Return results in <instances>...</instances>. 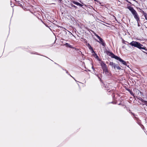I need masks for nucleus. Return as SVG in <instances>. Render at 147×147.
I'll use <instances>...</instances> for the list:
<instances>
[{
    "label": "nucleus",
    "mask_w": 147,
    "mask_h": 147,
    "mask_svg": "<svg viewBox=\"0 0 147 147\" xmlns=\"http://www.w3.org/2000/svg\"><path fill=\"white\" fill-rule=\"evenodd\" d=\"M129 45L133 47L137 48L144 53L145 52L143 50L147 51V48L139 42L133 41L129 43Z\"/></svg>",
    "instance_id": "nucleus-1"
},
{
    "label": "nucleus",
    "mask_w": 147,
    "mask_h": 147,
    "mask_svg": "<svg viewBox=\"0 0 147 147\" xmlns=\"http://www.w3.org/2000/svg\"><path fill=\"white\" fill-rule=\"evenodd\" d=\"M133 16H134V18L136 19V20L137 22L140 21V18L135 10H129Z\"/></svg>",
    "instance_id": "nucleus-2"
},
{
    "label": "nucleus",
    "mask_w": 147,
    "mask_h": 147,
    "mask_svg": "<svg viewBox=\"0 0 147 147\" xmlns=\"http://www.w3.org/2000/svg\"><path fill=\"white\" fill-rule=\"evenodd\" d=\"M94 34L100 41H99L98 40H97V42L101 44L103 46L105 47L106 45V44L103 39L96 33H94Z\"/></svg>",
    "instance_id": "nucleus-3"
},
{
    "label": "nucleus",
    "mask_w": 147,
    "mask_h": 147,
    "mask_svg": "<svg viewBox=\"0 0 147 147\" xmlns=\"http://www.w3.org/2000/svg\"><path fill=\"white\" fill-rule=\"evenodd\" d=\"M107 54L109 56H110L112 58H113L116 59L118 56L115 55L112 52L109 51H107L106 52Z\"/></svg>",
    "instance_id": "nucleus-4"
},
{
    "label": "nucleus",
    "mask_w": 147,
    "mask_h": 147,
    "mask_svg": "<svg viewBox=\"0 0 147 147\" xmlns=\"http://www.w3.org/2000/svg\"><path fill=\"white\" fill-rule=\"evenodd\" d=\"M80 2L82 4H81L78 2H76L74 1H72V3L74 4L75 5H76L78 6H79L80 7H82L83 8H84L85 7H83V6H84L85 7H86V5L85 4H84L81 1H80Z\"/></svg>",
    "instance_id": "nucleus-5"
},
{
    "label": "nucleus",
    "mask_w": 147,
    "mask_h": 147,
    "mask_svg": "<svg viewBox=\"0 0 147 147\" xmlns=\"http://www.w3.org/2000/svg\"><path fill=\"white\" fill-rule=\"evenodd\" d=\"M116 59L121 62L123 65L129 67L128 65H127L126 62L121 59L120 57L118 56Z\"/></svg>",
    "instance_id": "nucleus-6"
},
{
    "label": "nucleus",
    "mask_w": 147,
    "mask_h": 147,
    "mask_svg": "<svg viewBox=\"0 0 147 147\" xmlns=\"http://www.w3.org/2000/svg\"><path fill=\"white\" fill-rule=\"evenodd\" d=\"M100 65L102 70L107 68V65L103 61H102L101 62Z\"/></svg>",
    "instance_id": "nucleus-7"
},
{
    "label": "nucleus",
    "mask_w": 147,
    "mask_h": 147,
    "mask_svg": "<svg viewBox=\"0 0 147 147\" xmlns=\"http://www.w3.org/2000/svg\"><path fill=\"white\" fill-rule=\"evenodd\" d=\"M67 10H65L64 11V10L61 9L60 11L62 14H64V15L65 16H68L67 13Z\"/></svg>",
    "instance_id": "nucleus-8"
},
{
    "label": "nucleus",
    "mask_w": 147,
    "mask_h": 147,
    "mask_svg": "<svg viewBox=\"0 0 147 147\" xmlns=\"http://www.w3.org/2000/svg\"><path fill=\"white\" fill-rule=\"evenodd\" d=\"M64 45L67 47H68L70 48H73V47L71 45L67 43H66Z\"/></svg>",
    "instance_id": "nucleus-9"
},
{
    "label": "nucleus",
    "mask_w": 147,
    "mask_h": 147,
    "mask_svg": "<svg viewBox=\"0 0 147 147\" xmlns=\"http://www.w3.org/2000/svg\"><path fill=\"white\" fill-rule=\"evenodd\" d=\"M105 74L106 76H107L109 78H110L111 77V73L109 72V71L108 73Z\"/></svg>",
    "instance_id": "nucleus-10"
},
{
    "label": "nucleus",
    "mask_w": 147,
    "mask_h": 147,
    "mask_svg": "<svg viewBox=\"0 0 147 147\" xmlns=\"http://www.w3.org/2000/svg\"><path fill=\"white\" fill-rule=\"evenodd\" d=\"M138 99H139V100L141 101L142 102H144V100L143 99H142V98L140 97H138V96H136V97Z\"/></svg>",
    "instance_id": "nucleus-11"
},
{
    "label": "nucleus",
    "mask_w": 147,
    "mask_h": 147,
    "mask_svg": "<svg viewBox=\"0 0 147 147\" xmlns=\"http://www.w3.org/2000/svg\"><path fill=\"white\" fill-rule=\"evenodd\" d=\"M88 47L90 50L93 49L92 47H91L89 43H87L86 45Z\"/></svg>",
    "instance_id": "nucleus-12"
},
{
    "label": "nucleus",
    "mask_w": 147,
    "mask_h": 147,
    "mask_svg": "<svg viewBox=\"0 0 147 147\" xmlns=\"http://www.w3.org/2000/svg\"><path fill=\"white\" fill-rule=\"evenodd\" d=\"M103 73L104 72L105 74L108 73L109 71L107 68L103 69Z\"/></svg>",
    "instance_id": "nucleus-13"
},
{
    "label": "nucleus",
    "mask_w": 147,
    "mask_h": 147,
    "mask_svg": "<svg viewBox=\"0 0 147 147\" xmlns=\"http://www.w3.org/2000/svg\"><path fill=\"white\" fill-rule=\"evenodd\" d=\"M142 13H143V15L144 16L145 18H147V14L146 13H145L143 11H142Z\"/></svg>",
    "instance_id": "nucleus-14"
},
{
    "label": "nucleus",
    "mask_w": 147,
    "mask_h": 147,
    "mask_svg": "<svg viewBox=\"0 0 147 147\" xmlns=\"http://www.w3.org/2000/svg\"><path fill=\"white\" fill-rule=\"evenodd\" d=\"M127 90L129 92L130 94L132 96L134 97H135L134 94L133 92L131 91L129 89Z\"/></svg>",
    "instance_id": "nucleus-15"
},
{
    "label": "nucleus",
    "mask_w": 147,
    "mask_h": 147,
    "mask_svg": "<svg viewBox=\"0 0 147 147\" xmlns=\"http://www.w3.org/2000/svg\"><path fill=\"white\" fill-rule=\"evenodd\" d=\"M65 71H66V73L68 75H69L70 76H71V77L72 78H74V79L76 81V80L74 79V78L72 76L70 75V74H69V73H68V71H67L66 69H65Z\"/></svg>",
    "instance_id": "nucleus-16"
},
{
    "label": "nucleus",
    "mask_w": 147,
    "mask_h": 147,
    "mask_svg": "<svg viewBox=\"0 0 147 147\" xmlns=\"http://www.w3.org/2000/svg\"><path fill=\"white\" fill-rule=\"evenodd\" d=\"M117 65V64H116L114 63L113 65V66L112 67V68L113 67L114 69H115L116 66Z\"/></svg>",
    "instance_id": "nucleus-17"
},
{
    "label": "nucleus",
    "mask_w": 147,
    "mask_h": 147,
    "mask_svg": "<svg viewBox=\"0 0 147 147\" xmlns=\"http://www.w3.org/2000/svg\"><path fill=\"white\" fill-rule=\"evenodd\" d=\"M114 63L113 62H110V63H109V65L111 66V67L113 66V65L114 64Z\"/></svg>",
    "instance_id": "nucleus-18"
},
{
    "label": "nucleus",
    "mask_w": 147,
    "mask_h": 147,
    "mask_svg": "<svg viewBox=\"0 0 147 147\" xmlns=\"http://www.w3.org/2000/svg\"><path fill=\"white\" fill-rule=\"evenodd\" d=\"M95 57L96 58V59H97L98 60H99V57L97 55V54L96 53H95Z\"/></svg>",
    "instance_id": "nucleus-19"
},
{
    "label": "nucleus",
    "mask_w": 147,
    "mask_h": 147,
    "mask_svg": "<svg viewBox=\"0 0 147 147\" xmlns=\"http://www.w3.org/2000/svg\"><path fill=\"white\" fill-rule=\"evenodd\" d=\"M90 50L91 51V53H95H95L94 51V50L93 49H92Z\"/></svg>",
    "instance_id": "nucleus-20"
},
{
    "label": "nucleus",
    "mask_w": 147,
    "mask_h": 147,
    "mask_svg": "<svg viewBox=\"0 0 147 147\" xmlns=\"http://www.w3.org/2000/svg\"><path fill=\"white\" fill-rule=\"evenodd\" d=\"M144 102L145 103L144 105H145L146 106H147V101L144 100Z\"/></svg>",
    "instance_id": "nucleus-21"
},
{
    "label": "nucleus",
    "mask_w": 147,
    "mask_h": 147,
    "mask_svg": "<svg viewBox=\"0 0 147 147\" xmlns=\"http://www.w3.org/2000/svg\"><path fill=\"white\" fill-rule=\"evenodd\" d=\"M116 68H117V69L119 70L121 69V67L119 66L118 67H116Z\"/></svg>",
    "instance_id": "nucleus-22"
},
{
    "label": "nucleus",
    "mask_w": 147,
    "mask_h": 147,
    "mask_svg": "<svg viewBox=\"0 0 147 147\" xmlns=\"http://www.w3.org/2000/svg\"><path fill=\"white\" fill-rule=\"evenodd\" d=\"M138 91L140 93V94L141 95H142V96H143V93L140 91L139 90H138Z\"/></svg>",
    "instance_id": "nucleus-23"
},
{
    "label": "nucleus",
    "mask_w": 147,
    "mask_h": 147,
    "mask_svg": "<svg viewBox=\"0 0 147 147\" xmlns=\"http://www.w3.org/2000/svg\"><path fill=\"white\" fill-rule=\"evenodd\" d=\"M128 8L129 9H133V8H132V7H128Z\"/></svg>",
    "instance_id": "nucleus-24"
},
{
    "label": "nucleus",
    "mask_w": 147,
    "mask_h": 147,
    "mask_svg": "<svg viewBox=\"0 0 147 147\" xmlns=\"http://www.w3.org/2000/svg\"><path fill=\"white\" fill-rule=\"evenodd\" d=\"M68 32H69V34L70 35H72V34L69 31H68Z\"/></svg>",
    "instance_id": "nucleus-25"
},
{
    "label": "nucleus",
    "mask_w": 147,
    "mask_h": 147,
    "mask_svg": "<svg viewBox=\"0 0 147 147\" xmlns=\"http://www.w3.org/2000/svg\"><path fill=\"white\" fill-rule=\"evenodd\" d=\"M55 64H57V65H58L59 67H61V66H60L57 63H55Z\"/></svg>",
    "instance_id": "nucleus-26"
},
{
    "label": "nucleus",
    "mask_w": 147,
    "mask_h": 147,
    "mask_svg": "<svg viewBox=\"0 0 147 147\" xmlns=\"http://www.w3.org/2000/svg\"><path fill=\"white\" fill-rule=\"evenodd\" d=\"M94 11L95 12V13H98V12L95 9L94 10ZM94 13H95V12H93Z\"/></svg>",
    "instance_id": "nucleus-27"
},
{
    "label": "nucleus",
    "mask_w": 147,
    "mask_h": 147,
    "mask_svg": "<svg viewBox=\"0 0 147 147\" xmlns=\"http://www.w3.org/2000/svg\"><path fill=\"white\" fill-rule=\"evenodd\" d=\"M90 15H92L93 16H93V13L92 12L91 13H90Z\"/></svg>",
    "instance_id": "nucleus-28"
},
{
    "label": "nucleus",
    "mask_w": 147,
    "mask_h": 147,
    "mask_svg": "<svg viewBox=\"0 0 147 147\" xmlns=\"http://www.w3.org/2000/svg\"><path fill=\"white\" fill-rule=\"evenodd\" d=\"M137 23H138V26H140V24H139L138 22H137Z\"/></svg>",
    "instance_id": "nucleus-29"
},
{
    "label": "nucleus",
    "mask_w": 147,
    "mask_h": 147,
    "mask_svg": "<svg viewBox=\"0 0 147 147\" xmlns=\"http://www.w3.org/2000/svg\"><path fill=\"white\" fill-rule=\"evenodd\" d=\"M112 96L113 97V98H114V97H115V95H114V94H113L112 95Z\"/></svg>",
    "instance_id": "nucleus-30"
},
{
    "label": "nucleus",
    "mask_w": 147,
    "mask_h": 147,
    "mask_svg": "<svg viewBox=\"0 0 147 147\" xmlns=\"http://www.w3.org/2000/svg\"><path fill=\"white\" fill-rule=\"evenodd\" d=\"M32 13H33V12L32 11V10H31V11L30 10H29Z\"/></svg>",
    "instance_id": "nucleus-31"
},
{
    "label": "nucleus",
    "mask_w": 147,
    "mask_h": 147,
    "mask_svg": "<svg viewBox=\"0 0 147 147\" xmlns=\"http://www.w3.org/2000/svg\"><path fill=\"white\" fill-rule=\"evenodd\" d=\"M107 91H108V92H110L111 91V90H107Z\"/></svg>",
    "instance_id": "nucleus-32"
},
{
    "label": "nucleus",
    "mask_w": 147,
    "mask_h": 147,
    "mask_svg": "<svg viewBox=\"0 0 147 147\" xmlns=\"http://www.w3.org/2000/svg\"><path fill=\"white\" fill-rule=\"evenodd\" d=\"M92 69L93 70H94V68L93 67V66H92Z\"/></svg>",
    "instance_id": "nucleus-33"
},
{
    "label": "nucleus",
    "mask_w": 147,
    "mask_h": 147,
    "mask_svg": "<svg viewBox=\"0 0 147 147\" xmlns=\"http://www.w3.org/2000/svg\"><path fill=\"white\" fill-rule=\"evenodd\" d=\"M35 53H32V54H38L37 53L35 52Z\"/></svg>",
    "instance_id": "nucleus-34"
},
{
    "label": "nucleus",
    "mask_w": 147,
    "mask_h": 147,
    "mask_svg": "<svg viewBox=\"0 0 147 147\" xmlns=\"http://www.w3.org/2000/svg\"><path fill=\"white\" fill-rule=\"evenodd\" d=\"M61 68H62V69H63V70H65V69H63L61 66V67H60Z\"/></svg>",
    "instance_id": "nucleus-35"
},
{
    "label": "nucleus",
    "mask_w": 147,
    "mask_h": 147,
    "mask_svg": "<svg viewBox=\"0 0 147 147\" xmlns=\"http://www.w3.org/2000/svg\"><path fill=\"white\" fill-rule=\"evenodd\" d=\"M60 3L61 2L62 0H59Z\"/></svg>",
    "instance_id": "nucleus-36"
},
{
    "label": "nucleus",
    "mask_w": 147,
    "mask_h": 147,
    "mask_svg": "<svg viewBox=\"0 0 147 147\" xmlns=\"http://www.w3.org/2000/svg\"><path fill=\"white\" fill-rule=\"evenodd\" d=\"M101 22H103V23H105V22H104V21H101ZM105 23H106V24H107V23H106V22H105Z\"/></svg>",
    "instance_id": "nucleus-37"
},
{
    "label": "nucleus",
    "mask_w": 147,
    "mask_h": 147,
    "mask_svg": "<svg viewBox=\"0 0 147 147\" xmlns=\"http://www.w3.org/2000/svg\"><path fill=\"white\" fill-rule=\"evenodd\" d=\"M62 28H63V29H65V30H66V29L65 28H63V27H62Z\"/></svg>",
    "instance_id": "nucleus-38"
},
{
    "label": "nucleus",
    "mask_w": 147,
    "mask_h": 147,
    "mask_svg": "<svg viewBox=\"0 0 147 147\" xmlns=\"http://www.w3.org/2000/svg\"><path fill=\"white\" fill-rule=\"evenodd\" d=\"M118 65H117H117H116V67H118Z\"/></svg>",
    "instance_id": "nucleus-39"
},
{
    "label": "nucleus",
    "mask_w": 147,
    "mask_h": 147,
    "mask_svg": "<svg viewBox=\"0 0 147 147\" xmlns=\"http://www.w3.org/2000/svg\"><path fill=\"white\" fill-rule=\"evenodd\" d=\"M145 19L147 20V17L145 18Z\"/></svg>",
    "instance_id": "nucleus-40"
},
{
    "label": "nucleus",
    "mask_w": 147,
    "mask_h": 147,
    "mask_svg": "<svg viewBox=\"0 0 147 147\" xmlns=\"http://www.w3.org/2000/svg\"><path fill=\"white\" fill-rule=\"evenodd\" d=\"M131 113L132 114H133L134 115V113Z\"/></svg>",
    "instance_id": "nucleus-41"
},
{
    "label": "nucleus",
    "mask_w": 147,
    "mask_h": 147,
    "mask_svg": "<svg viewBox=\"0 0 147 147\" xmlns=\"http://www.w3.org/2000/svg\"><path fill=\"white\" fill-rule=\"evenodd\" d=\"M143 50V51H144V52H145V51L144 50Z\"/></svg>",
    "instance_id": "nucleus-42"
},
{
    "label": "nucleus",
    "mask_w": 147,
    "mask_h": 147,
    "mask_svg": "<svg viewBox=\"0 0 147 147\" xmlns=\"http://www.w3.org/2000/svg\"><path fill=\"white\" fill-rule=\"evenodd\" d=\"M41 55V56H43V55ZM44 57H45V56H44Z\"/></svg>",
    "instance_id": "nucleus-43"
},
{
    "label": "nucleus",
    "mask_w": 147,
    "mask_h": 147,
    "mask_svg": "<svg viewBox=\"0 0 147 147\" xmlns=\"http://www.w3.org/2000/svg\"><path fill=\"white\" fill-rule=\"evenodd\" d=\"M120 103H119V105H120Z\"/></svg>",
    "instance_id": "nucleus-44"
},
{
    "label": "nucleus",
    "mask_w": 147,
    "mask_h": 147,
    "mask_svg": "<svg viewBox=\"0 0 147 147\" xmlns=\"http://www.w3.org/2000/svg\"><path fill=\"white\" fill-rule=\"evenodd\" d=\"M142 126L143 127H144V126L143 125H142Z\"/></svg>",
    "instance_id": "nucleus-45"
},
{
    "label": "nucleus",
    "mask_w": 147,
    "mask_h": 147,
    "mask_svg": "<svg viewBox=\"0 0 147 147\" xmlns=\"http://www.w3.org/2000/svg\"><path fill=\"white\" fill-rule=\"evenodd\" d=\"M142 126L143 127H144V126L143 125H142Z\"/></svg>",
    "instance_id": "nucleus-46"
},
{
    "label": "nucleus",
    "mask_w": 147,
    "mask_h": 147,
    "mask_svg": "<svg viewBox=\"0 0 147 147\" xmlns=\"http://www.w3.org/2000/svg\"><path fill=\"white\" fill-rule=\"evenodd\" d=\"M142 126L143 127H144V126L143 125H142Z\"/></svg>",
    "instance_id": "nucleus-47"
},
{
    "label": "nucleus",
    "mask_w": 147,
    "mask_h": 147,
    "mask_svg": "<svg viewBox=\"0 0 147 147\" xmlns=\"http://www.w3.org/2000/svg\"><path fill=\"white\" fill-rule=\"evenodd\" d=\"M113 103V102H111V103Z\"/></svg>",
    "instance_id": "nucleus-48"
},
{
    "label": "nucleus",
    "mask_w": 147,
    "mask_h": 147,
    "mask_svg": "<svg viewBox=\"0 0 147 147\" xmlns=\"http://www.w3.org/2000/svg\"><path fill=\"white\" fill-rule=\"evenodd\" d=\"M95 1L96 0H94Z\"/></svg>",
    "instance_id": "nucleus-49"
}]
</instances>
